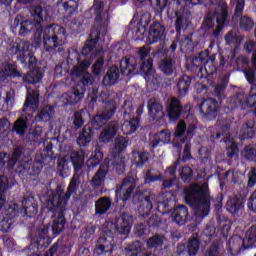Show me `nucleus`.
I'll use <instances>...</instances> for the list:
<instances>
[{
	"instance_id": "obj_52",
	"label": "nucleus",
	"mask_w": 256,
	"mask_h": 256,
	"mask_svg": "<svg viewBox=\"0 0 256 256\" xmlns=\"http://www.w3.org/2000/svg\"><path fill=\"white\" fill-rule=\"evenodd\" d=\"M31 105H34L35 107L39 105V91H33L32 93L27 95L22 111H27V107Z\"/></svg>"
},
{
	"instance_id": "obj_11",
	"label": "nucleus",
	"mask_w": 256,
	"mask_h": 256,
	"mask_svg": "<svg viewBox=\"0 0 256 256\" xmlns=\"http://www.w3.org/2000/svg\"><path fill=\"white\" fill-rule=\"evenodd\" d=\"M31 44L29 41L19 40L11 45L10 51L13 55H17V61H19L24 67L31 69L37 62V58L30 50Z\"/></svg>"
},
{
	"instance_id": "obj_48",
	"label": "nucleus",
	"mask_w": 256,
	"mask_h": 256,
	"mask_svg": "<svg viewBox=\"0 0 256 256\" xmlns=\"http://www.w3.org/2000/svg\"><path fill=\"white\" fill-rule=\"evenodd\" d=\"M139 127V118H133L130 121L124 122L122 131L124 135H133Z\"/></svg>"
},
{
	"instance_id": "obj_51",
	"label": "nucleus",
	"mask_w": 256,
	"mask_h": 256,
	"mask_svg": "<svg viewBox=\"0 0 256 256\" xmlns=\"http://www.w3.org/2000/svg\"><path fill=\"white\" fill-rule=\"evenodd\" d=\"M217 237V228L213 225H208L203 231L202 239L206 245H209L211 243L212 239H215Z\"/></svg>"
},
{
	"instance_id": "obj_16",
	"label": "nucleus",
	"mask_w": 256,
	"mask_h": 256,
	"mask_svg": "<svg viewBox=\"0 0 256 256\" xmlns=\"http://www.w3.org/2000/svg\"><path fill=\"white\" fill-rule=\"evenodd\" d=\"M187 111H191V108L188 110L187 108H183L181 100L176 97H172L166 106V113L170 121H179V119H181V115H183V113H187Z\"/></svg>"
},
{
	"instance_id": "obj_42",
	"label": "nucleus",
	"mask_w": 256,
	"mask_h": 256,
	"mask_svg": "<svg viewBox=\"0 0 256 256\" xmlns=\"http://www.w3.org/2000/svg\"><path fill=\"white\" fill-rule=\"evenodd\" d=\"M85 113H87V110L85 109L74 112L71 127L73 131H79V129H81L85 125Z\"/></svg>"
},
{
	"instance_id": "obj_24",
	"label": "nucleus",
	"mask_w": 256,
	"mask_h": 256,
	"mask_svg": "<svg viewBox=\"0 0 256 256\" xmlns=\"http://www.w3.org/2000/svg\"><path fill=\"white\" fill-rule=\"evenodd\" d=\"M85 96V88L81 86L74 87L71 91L65 92L62 97L65 105H77V103Z\"/></svg>"
},
{
	"instance_id": "obj_7",
	"label": "nucleus",
	"mask_w": 256,
	"mask_h": 256,
	"mask_svg": "<svg viewBox=\"0 0 256 256\" xmlns=\"http://www.w3.org/2000/svg\"><path fill=\"white\" fill-rule=\"evenodd\" d=\"M227 19H229V8L226 4H222L219 9L214 12H209L206 15L203 25H205L207 29H214L212 36L215 39H219L221 31H223L225 25H227Z\"/></svg>"
},
{
	"instance_id": "obj_2",
	"label": "nucleus",
	"mask_w": 256,
	"mask_h": 256,
	"mask_svg": "<svg viewBox=\"0 0 256 256\" xmlns=\"http://www.w3.org/2000/svg\"><path fill=\"white\" fill-rule=\"evenodd\" d=\"M133 227V216L123 214L116 222L106 221L103 225L102 234L94 247L95 256L107 255L115 251V237L125 241Z\"/></svg>"
},
{
	"instance_id": "obj_25",
	"label": "nucleus",
	"mask_w": 256,
	"mask_h": 256,
	"mask_svg": "<svg viewBox=\"0 0 256 256\" xmlns=\"http://www.w3.org/2000/svg\"><path fill=\"white\" fill-rule=\"evenodd\" d=\"M135 69H137V59L134 56H126L120 61V73L124 77L129 75H135Z\"/></svg>"
},
{
	"instance_id": "obj_13",
	"label": "nucleus",
	"mask_w": 256,
	"mask_h": 256,
	"mask_svg": "<svg viewBox=\"0 0 256 256\" xmlns=\"http://www.w3.org/2000/svg\"><path fill=\"white\" fill-rule=\"evenodd\" d=\"M109 173V165L102 164L99 166L98 170L90 180V185L97 197L107 193V188H105V181Z\"/></svg>"
},
{
	"instance_id": "obj_27",
	"label": "nucleus",
	"mask_w": 256,
	"mask_h": 256,
	"mask_svg": "<svg viewBox=\"0 0 256 256\" xmlns=\"http://www.w3.org/2000/svg\"><path fill=\"white\" fill-rule=\"evenodd\" d=\"M43 77V70L40 68H34L22 76V81L24 85H37V83H41Z\"/></svg>"
},
{
	"instance_id": "obj_8",
	"label": "nucleus",
	"mask_w": 256,
	"mask_h": 256,
	"mask_svg": "<svg viewBox=\"0 0 256 256\" xmlns=\"http://www.w3.org/2000/svg\"><path fill=\"white\" fill-rule=\"evenodd\" d=\"M29 11L30 15L33 17V21L24 20L20 23L19 35L22 37H27L29 33H33V31L37 29V25H41L43 21H47L49 19V12L40 5L30 6Z\"/></svg>"
},
{
	"instance_id": "obj_53",
	"label": "nucleus",
	"mask_w": 256,
	"mask_h": 256,
	"mask_svg": "<svg viewBox=\"0 0 256 256\" xmlns=\"http://www.w3.org/2000/svg\"><path fill=\"white\" fill-rule=\"evenodd\" d=\"M153 58H148L147 60H144L141 62L140 65V73L141 75H144V77H151V74L153 73Z\"/></svg>"
},
{
	"instance_id": "obj_47",
	"label": "nucleus",
	"mask_w": 256,
	"mask_h": 256,
	"mask_svg": "<svg viewBox=\"0 0 256 256\" xmlns=\"http://www.w3.org/2000/svg\"><path fill=\"white\" fill-rule=\"evenodd\" d=\"M201 249V240L198 237H192L188 240L187 253L189 256H195Z\"/></svg>"
},
{
	"instance_id": "obj_60",
	"label": "nucleus",
	"mask_w": 256,
	"mask_h": 256,
	"mask_svg": "<svg viewBox=\"0 0 256 256\" xmlns=\"http://www.w3.org/2000/svg\"><path fill=\"white\" fill-rule=\"evenodd\" d=\"M104 125H107V121L105 118H103L100 114L93 117L91 120V129L92 131H99L101 127H104Z\"/></svg>"
},
{
	"instance_id": "obj_20",
	"label": "nucleus",
	"mask_w": 256,
	"mask_h": 256,
	"mask_svg": "<svg viewBox=\"0 0 256 256\" xmlns=\"http://www.w3.org/2000/svg\"><path fill=\"white\" fill-rule=\"evenodd\" d=\"M216 55H210L208 62L204 63L201 67L197 68V77L199 79H207L217 73V66H215Z\"/></svg>"
},
{
	"instance_id": "obj_64",
	"label": "nucleus",
	"mask_w": 256,
	"mask_h": 256,
	"mask_svg": "<svg viewBox=\"0 0 256 256\" xmlns=\"http://www.w3.org/2000/svg\"><path fill=\"white\" fill-rule=\"evenodd\" d=\"M220 245H221V242L219 240H215L206 251V256H219Z\"/></svg>"
},
{
	"instance_id": "obj_56",
	"label": "nucleus",
	"mask_w": 256,
	"mask_h": 256,
	"mask_svg": "<svg viewBox=\"0 0 256 256\" xmlns=\"http://www.w3.org/2000/svg\"><path fill=\"white\" fill-rule=\"evenodd\" d=\"M239 25L241 31H251V29L255 27V22L253 21V18L244 15L240 17Z\"/></svg>"
},
{
	"instance_id": "obj_10",
	"label": "nucleus",
	"mask_w": 256,
	"mask_h": 256,
	"mask_svg": "<svg viewBox=\"0 0 256 256\" xmlns=\"http://www.w3.org/2000/svg\"><path fill=\"white\" fill-rule=\"evenodd\" d=\"M256 228L251 227L246 232V235L243 238L239 235L232 236L227 243V249L229 253H241L246 251V249H253L256 247Z\"/></svg>"
},
{
	"instance_id": "obj_40",
	"label": "nucleus",
	"mask_w": 256,
	"mask_h": 256,
	"mask_svg": "<svg viewBox=\"0 0 256 256\" xmlns=\"http://www.w3.org/2000/svg\"><path fill=\"white\" fill-rule=\"evenodd\" d=\"M158 67L160 71L167 77H171V75H173L177 69L175 67V61L171 58H164L160 60Z\"/></svg>"
},
{
	"instance_id": "obj_59",
	"label": "nucleus",
	"mask_w": 256,
	"mask_h": 256,
	"mask_svg": "<svg viewBox=\"0 0 256 256\" xmlns=\"http://www.w3.org/2000/svg\"><path fill=\"white\" fill-rule=\"evenodd\" d=\"M98 93L99 91L94 88L91 93L88 94L86 105L90 111H93V109H95V105H97Z\"/></svg>"
},
{
	"instance_id": "obj_37",
	"label": "nucleus",
	"mask_w": 256,
	"mask_h": 256,
	"mask_svg": "<svg viewBox=\"0 0 256 256\" xmlns=\"http://www.w3.org/2000/svg\"><path fill=\"white\" fill-rule=\"evenodd\" d=\"M57 7H62L63 11L71 17L79 9V0H58Z\"/></svg>"
},
{
	"instance_id": "obj_43",
	"label": "nucleus",
	"mask_w": 256,
	"mask_h": 256,
	"mask_svg": "<svg viewBox=\"0 0 256 256\" xmlns=\"http://www.w3.org/2000/svg\"><path fill=\"white\" fill-rule=\"evenodd\" d=\"M191 81H193V79L188 75H183L179 79L177 83L179 97H185V95L189 93V87H191Z\"/></svg>"
},
{
	"instance_id": "obj_5",
	"label": "nucleus",
	"mask_w": 256,
	"mask_h": 256,
	"mask_svg": "<svg viewBox=\"0 0 256 256\" xmlns=\"http://www.w3.org/2000/svg\"><path fill=\"white\" fill-rule=\"evenodd\" d=\"M209 191L205 187L197 184H192L190 187L184 189V199L186 205L192 207L196 219H205L209 215L211 203L207 200Z\"/></svg>"
},
{
	"instance_id": "obj_61",
	"label": "nucleus",
	"mask_w": 256,
	"mask_h": 256,
	"mask_svg": "<svg viewBox=\"0 0 256 256\" xmlns=\"http://www.w3.org/2000/svg\"><path fill=\"white\" fill-rule=\"evenodd\" d=\"M180 179L183 183H191V181H193V169L189 166L182 167L180 171Z\"/></svg>"
},
{
	"instance_id": "obj_33",
	"label": "nucleus",
	"mask_w": 256,
	"mask_h": 256,
	"mask_svg": "<svg viewBox=\"0 0 256 256\" xmlns=\"http://www.w3.org/2000/svg\"><path fill=\"white\" fill-rule=\"evenodd\" d=\"M255 133V120H248L240 129V139L241 141H245V139H253Z\"/></svg>"
},
{
	"instance_id": "obj_21",
	"label": "nucleus",
	"mask_w": 256,
	"mask_h": 256,
	"mask_svg": "<svg viewBox=\"0 0 256 256\" xmlns=\"http://www.w3.org/2000/svg\"><path fill=\"white\" fill-rule=\"evenodd\" d=\"M121 72L117 65L110 66L102 79L103 87H113L119 83Z\"/></svg>"
},
{
	"instance_id": "obj_23",
	"label": "nucleus",
	"mask_w": 256,
	"mask_h": 256,
	"mask_svg": "<svg viewBox=\"0 0 256 256\" xmlns=\"http://www.w3.org/2000/svg\"><path fill=\"white\" fill-rule=\"evenodd\" d=\"M245 208V205L243 204V199H241V196L235 195L228 198L225 209L227 213H230V215H239L241 211Z\"/></svg>"
},
{
	"instance_id": "obj_31",
	"label": "nucleus",
	"mask_w": 256,
	"mask_h": 256,
	"mask_svg": "<svg viewBox=\"0 0 256 256\" xmlns=\"http://www.w3.org/2000/svg\"><path fill=\"white\" fill-rule=\"evenodd\" d=\"M151 23V16L143 15L140 20L136 23L134 28H131V31L135 33L137 37H143L147 33V27Z\"/></svg>"
},
{
	"instance_id": "obj_44",
	"label": "nucleus",
	"mask_w": 256,
	"mask_h": 256,
	"mask_svg": "<svg viewBox=\"0 0 256 256\" xmlns=\"http://www.w3.org/2000/svg\"><path fill=\"white\" fill-rule=\"evenodd\" d=\"M127 145H129V141L125 139V137H116L114 147L112 148V154L114 157H119V155L127 149Z\"/></svg>"
},
{
	"instance_id": "obj_3",
	"label": "nucleus",
	"mask_w": 256,
	"mask_h": 256,
	"mask_svg": "<svg viewBox=\"0 0 256 256\" xmlns=\"http://www.w3.org/2000/svg\"><path fill=\"white\" fill-rule=\"evenodd\" d=\"M116 197L123 203L131 201L134 205H138V211L142 217H149L151 209H153V202L151 196L145 192L137 189V179L131 175L126 176L119 187H117Z\"/></svg>"
},
{
	"instance_id": "obj_35",
	"label": "nucleus",
	"mask_w": 256,
	"mask_h": 256,
	"mask_svg": "<svg viewBox=\"0 0 256 256\" xmlns=\"http://www.w3.org/2000/svg\"><path fill=\"white\" fill-rule=\"evenodd\" d=\"M112 201L108 196L100 197L95 202V214L105 215L111 209Z\"/></svg>"
},
{
	"instance_id": "obj_41",
	"label": "nucleus",
	"mask_w": 256,
	"mask_h": 256,
	"mask_svg": "<svg viewBox=\"0 0 256 256\" xmlns=\"http://www.w3.org/2000/svg\"><path fill=\"white\" fill-rule=\"evenodd\" d=\"M196 47H197V44L193 42V34H188L187 36H185L180 40L181 53H185L186 55H188L189 53H193Z\"/></svg>"
},
{
	"instance_id": "obj_29",
	"label": "nucleus",
	"mask_w": 256,
	"mask_h": 256,
	"mask_svg": "<svg viewBox=\"0 0 256 256\" xmlns=\"http://www.w3.org/2000/svg\"><path fill=\"white\" fill-rule=\"evenodd\" d=\"M93 135H95V131H93V128H91V126L89 125H86L79 132L76 143L79 145V147H87V145L91 143Z\"/></svg>"
},
{
	"instance_id": "obj_63",
	"label": "nucleus",
	"mask_w": 256,
	"mask_h": 256,
	"mask_svg": "<svg viewBox=\"0 0 256 256\" xmlns=\"http://www.w3.org/2000/svg\"><path fill=\"white\" fill-rule=\"evenodd\" d=\"M126 256H139V241H134L125 248Z\"/></svg>"
},
{
	"instance_id": "obj_4",
	"label": "nucleus",
	"mask_w": 256,
	"mask_h": 256,
	"mask_svg": "<svg viewBox=\"0 0 256 256\" xmlns=\"http://www.w3.org/2000/svg\"><path fill=\"white\" fill-rule=\"evenodd\" d=\"M69 34L65 27L59 24H49L45 27L39 26L34 32V47H41L43 43L45 51L51 53L55 51L57 47H62L65 45Z\"/></svg>"
},
{
	"instance_id": "obj_45",
	"label": "nucleus",
	"mask_w": 256,
	"mask_h": 256,
	"mask_svg": "<svg viewBox=\"0 0 256 256\" xmlns=\"http://www.w3.org/2000/svg\"><path fill=\"white\" fill-rule=\"evenodd\" d=\"M177 43H179V41L174 40L170 46H167V44L160 43L156 53L157 55H162V57H167V55H169V53H175V51H177Z\"/></svg>"
},
{
	"instance_id": "obj_30",
	"label": "nucleus",
	"mask_w": 256,
	"mask_h": 256,
	"mask_svg": "<svg viewBox=\"0 0 256 256\" xmlns=\"http://www.w3.org/2000/svg\"><path fill=\"white\" fill-rule=\"evenodd\" d=\"M146 163H149V152L132 151V164L135 165L136 169H143Z\"/></svg>"
},
{
	"instance_id": "obj_1",
	"label": "nucleus",
	"mask_w": 256,
	"mask_h": 256,
	"mask_svg": "<svg viewBox=\"0 0 256 256\" xmlns=\"http://www.w3.org/2000/svg\"><path fill=\"white\" fill-rule=\"evenodd\" d=\"M57 186L56 189L48 192V198L46 199V209L52 214V237L49 236V226H43L38 229L37 236L32 240L28 246L27 256H41V250L47 249L50 243H53L55 237H59L63 231H65V225L67 218H65V211H67V203L73 193H75V185H69L67 191ZM61 240H58L52 245L45 256H55V253L59 251L61 255H69L71 253V246L67 244H61Z\"/></svg>"
},
{
	"instance_id": "obj_14",
	"label": "nucleus",
	"mask_w": 256,
	"mask_h": 256,
	"mask_svg": "<svg viewBox=\"0 0 256 256\" xmlns=\"http://www.w3.org/2000/svg\"><path fill=\"white\" fill-rule=\"evenodd\" d=\"M219 102L214 98H207L202 100L199 105V111L203 119L207 121H215L219 115Z\"/></svg>"
},
{
	"instance_id": "obj_32",
	"label": "nucleus",
	"mask_w": 256,
	"mask_h": 256,
	"mask_svg": "<svg viewBox=\"0 0 256 256\" xmlns=\"http://www.w3.org/2000/svg\"><path fill=\"white\" fill-rule=\"evenodd\" d=\"M53 115H55V108L51 105H45L39 110L38 114L35 116V121L37 123H47V121L53 119Z\"/></svg>"
},
{
	"instance_id": "obj_17",
	"label": "nucleus",
	"mask_w": 256,
	"mask_h": 256,
	"mask_svg": "<svg viewBox=\"0 0 256 256\" xmlns=\"http://www.w3.org/2000/svg\"><path fill=\"white\" fill-rule=\"evenodd\" d=\"M165 39V26L159 21H154L149 28L147 43L148 45H154Z\"/></svg>"
},
{
	"instance_id": "obj_6",
	"label": "nucleus",
	"mask_w": 256,
	"mask_h": 256,
	"mask_svg": "<svg viewBox=\"0 0 256 256\" xmlns=\"http://www.w3.org/2000/svg\"><path fill=\"white\" fill-rule=\"evenodd\" d=\"M242 73L244 74L246 81L252 85L249 95L245 94L244 92H238L232 97L231 103H233L235 108L240 107V109H249L251 107H255L256 105L255 69L245 68L242 70Z\"/></svg>"
},
{
	"instance_id": "obj_18",
	"label": "nucleus",
	"mask_w": 256,
	"mask_h": 256,
	"mask_svg": "<svg viewBox=\"0 0 256 256\" xmlns=\"http://www.w3.org/2000/svg\"><path fill=\"white\" fill-rule=\"evenodd\" d=\"M19 217V204L14 203L8 207L6 217L0 222V231L2 233H9L13 229L14 218Z\"/></svg>"
},
{
	"instance_id": "obj_57",
	"label": "nucleus",
	"mask_w": 256,
	"mask_h": 256,
	"mask_svg": "<svg viewBox=\"0 0 256 256\" xmlns=\"http://www.w3.org/2000/svg\"><path fill=\"white\" fill-rule=\"evenodd\" d=\"M95 231H97V227L93 224L87 225L82 228L80 231V238L85 239V241H89L92 236L95 235Z\"/></svg>"
},
{
	"instance_id": "obj_39",
	"label": "nucleus",
	"mask_w": 256,
	"mask_h": 256,
	"mask_svg": "<svg viewBox=\"0 0 256 256\" xmlns=\"http://www.w3.org/2000/svg\"><path fill=\"white\" fill-rule=\"evenodd\" d=\"M211 55H209V50H204L198 53L195 57L192 58V65L191 69L192 71H197L199 67L205 65V63L209 62V58Z\"/></svg>"
},
{
	"instance_id": "obj_28",
	"label": "nucleus",
	"mask_w": 256,
	"mask_h": 256,
	"mask_svg": "<svg viewBox=\"0 0 256 256\" xmlns=\"http://www.w3.org/2000/svg\"><path fill=\"white\" fill-rule=\"evenodd\" d=\"M148 115L152 121H159L165 117V112L163 111V105L157 101L150 100L148 102Z\"/></svg>"
},
{
	"instance_id": "obj_9",
	"label": "nucleus",
	"mask_w": 256,
	"mask_h": 256,
	"mask_svg": "<svg viewBox=\"0 0 256 256\" xmlns=\"http://www.w3.org/2000/svg\"><path fill=\"white\" fill-rule=\"evenodd\" d=\"M86 17H89L93 21L94 27L99 31H106L111 23V15H109V9H105V2L103 0H95L89 12L85 13Z\"/></svg>"
},
{
	"instance_id": "obj_22",
	"label": "nucleus",
	"mask_w": 256,
	"mask_h": 256,
	"mask_svg": "<svg viewBox=\"0 0 256 256\" xmlns=\"http://www.w3.org/2000/svg\"><path fill=\"white\" fill-rule=\"evenodd\" d=\"M119 132V122L111 121L100 133V143H111L115 138V135Z\"/></svg>"
},
{
	"instance_id": "obj_50",
	"label": "nucleus",
	"mask_w": 256,
	"mask_h": 256,
	"mask_svg": "<svg viewBox=\"0 0 256 256\" xmlns=\"http://www.w3.org/2000/svg\"><path fill=\"white\" fill-rule=\"evenodd\" d=\"M225 42H226V45H241V43L243 42V36L237 34V32L231 30L229 31L225 37Z\"/></svg>"
},
{
	"instance_id": "obj_62",
	"label": "nucleus",
	"mask_w": 256,
	"mask_h": 256,
	"mask_svg": "<svg viewBox=\"0 0 256 256\" xmlns=\"http://www.w3.org/2000/svg\"><path fill=\"white\" fill-rule=\"evenodd\" d=\"M101 161H103V152H97L88 159L87 166L89 169H95Z\"/></svg>"
},
{
	"instance_id": "obj_38",
	"label": "nucleus",
	"mask_w": 256,
	"mask_h": 256,
	"mask_svg": "<svg viewBox=\"0 0 256 256\" xmlns=\"http://www.w3.org/2000/svg\"><path fill=\"white\" fill-rule=\"evenodd\" d=\"M189 27V18L185 14V9L181 12H176V21H175V30L178 35L181 34V31H185Z\"/></svg>"
},
{
	"instance_id": "obj_46",
	"label": "nucleus",
	"mask_w": 256,
	"mask_h": 256,
	"mask_svg": "<svg viewBox=\"0 0 256 256\" xmlns=\"http://www.w3.org/2000/svg\"><path fill=\"white\" fill-rule=\"evenodd\" d=\"M70 161L74 167V173H79L83 169L85 163V157L80 152H73L70 157Z\"/></svg>"
},
{
	"instance_id": "obj_49",
	"label": "nucleus",
	"mask_w": 256,
	"mask_h": 256,
	"mask_svg": "<svg viewBox=\"0 0 256 256\" xmlns=\"http://www.w3.org/2000/svg\"><path fill=\"white\" fill-rule=\"evenodd\" d=\"M28 127L27 120L20 118L14 122L12 131L13 133H16V135L23 136L27 132Z\"/></svg>"
},
{
	"instance_id": "obj_26",
	"label": "nucleus",
	"mask_w": 256,
	"mask_h": 256,
	"mask_svg": "<svg viewBox=\"0 0 256 256\" xmlns=\"http://www.w3.org/2000/svg\"><path fill=\"white\" fill-rule=\"evenodd\" d=\"M99 39H101V32L99 30L90 34V38L86 40L81 51L83 57H89V55L93 53L95 47H97V44L99 43Z\"/></svg>"
},
{
	"instance_id": "obj_55",
	"label": "nucleus",
	"mask_w": 256,
	"mask_h": 256,
	"mask_svg": "<svg viewBox=\"0 0 256 256\" xmlns=\"http://www.w3.org/2000/svg\"><path fill=\"white\" fill-rule=\"evenodd\" d=\"M228 85L229 81L227 80V78H222L214 88L213 93L215 97H218V99H223V94L225 93Z\"/></svg>"
},
{
	"instance_id": "obj_34",
	"label": "nucleus",
	"mask_w": 256,
	"mask_h": 256,
	"mask_svg": "<svg viewBox=\"0 0 256 256\" xmlns=\"http://www.w3.org/2000/svg\"><path fill=\"white\" fill-rule=\"evenodd\" d=\"M16 77H23L19 70L15 69L13 64L4 65L3 69L0 70V80L7 81V79H16Z\"/></svg>"
},
{
	"instance_id": "obj_19",
	"label": "nucleus",
	"mask_w": 256,
	"mask_h": 256,
	"mask_svg": "<svg viewBox=\"0 0 256 256\" xmlns=\"http://www.w3.org/2000/svg\"><path fill=\"white\" fill-rule=\"evenodd\" d=\"M39 211V205L37 204V200L35 196H24L22 200V206H19V215L20 213H24L26 217L30 219L35 217Z\"/></svg>"
},
{
	"instance_id": "obj_58",
	"label": "nucleus",
	"mask_w": 256,
	"mask_h": 256,
	"mask_svg": "<svg viewBox=\"0 0 256 256\" xmlns=\"http://www.w3.org/2000/svg\"><path fill=\"white\" fill-rule=\"evenodd\" d=\"M163 243H164L163 236L156 234L147 240L146 245L148 249H157V247H161Z\"/></svg>"
},
{
	"instance_id": "obj_12",
	"label": "nucleus",
	"mask_w": 256,
	"mask_h": 256,
	"mask_svg": "<svg viewBox=\"0 0 256 256\" xmlns=\"http://www.w3.org/2000/svg\"><path fill=\"white\" fill-rule=\"evenodd\" d=\"M52 154L53 142L50 141L47 143V146L44 147L43 152L39 155H36L33 164H31L30 166H24L27 174L30 175V177H35V175H39V173H41V169H43V166L45 165V163H47V160L51 159Z\"/></svg>"
},
{
	"instance_id": "obj_15",
	"label": "nucleus",
	"mask_w": 256,
	"mask_h": 256,
	"mask_svg": "<svg viewBox=\"0 0 256 256\" xmlns=\"http://www.w3.org/2000/svg\"><path fill=\"white\" fill-rule=\"evenodd\" d=\"M25 157L23 147L17 146L14 148L12 157L6 152H0V171L7 165L8 168L13 169L16 163H21Z\"/></svg>"
},
{
	"instance_id": "obj_36",
	"label": "nucleus",
	"mask_w": 256,
	"mask_h": 256,
	"mask_svg": "<svg viewBox=\"0 0 256 256\" xmlns=\"http://www.w3.org/2000/svg\"><path fill=\"white\" fill-rule=\"evenodd\" d=\"M172 217L174 223H177V225H185L189 217V210L187 209V206L180 205L178 208L175 209Z\"/></svg>"
},
{
	"instance_id": "obj_54",
	"label": "nucleus",
	"mask_w": 256,
	"mask_h": 256,
	"mask_svg": "<svg viewBox=\"0 0 256 256\" xmlns=\"http://www.w3.org/2000/svg\"><path fill=\"white\" fill-rule=\"evenodd\" d=\"M117 111V106L113 103H107L103 109L102 112L100 113L101 117L105 119L106 121H110V119L115 115Z\"/></svg>"
}]
</instances>
